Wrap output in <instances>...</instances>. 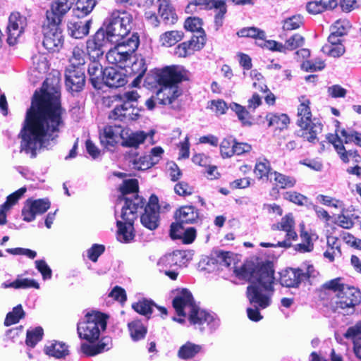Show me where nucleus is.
I'll use <instances>...</instances> for the list:
<instances>
[{
  "label": "nucleus",
  "mask_w": 361,
  "mask_h": 361,
  "mask_svg": "<svg viewBox=\"0 0 361 361\" xmlns=\"http://www.w3.org/2000/svg\"><path fill=\"white\" fill-rule=\"evenodd\" d=\"M59 79L47 78L35 92L20 132L22 151L35 157L41 148H48L64 126L65 110L60 101Z\"/></svg>",
  "instance_id": "obj_1"
},
{
  "label": "nucleus",
  "mask_w": 361,
  "mask_h": 361,
  "mask_svg": "<svg viewBox=\"0 0 361 361\" xmlns=\"http://www.w3.org/2000/svg\"><path fill=\"white\" fill-rule=\"evenodd\" d=\"M122 196L118 199L116 207H121L120 219L116 218V238L122 243H129L135 238L133 224L137 219L138 209L144 205L143 199L137 195L138 181L125 180L119 188Z\"/></svg>",
  "instance_id": "obj_2"
},
{
  "label": "nucleus",
  "mask_w": 361,
  "mask_h": 361,
  "mask_svg": "<svg viewBox=\"0 0 361 361\" xmlns=\"http://www.w3.org/2000/svg\"><path fill=\"white\" fill-rule=\"evenodd\" d=\"M274 273L272 264L267 262L257 266L248 276L252 284L247 287V295L250 302L255 307L265 309L271 304L274 292Z\"/></svg>",
  "instance_id": "obj_3"
},
{
  "label": "nucleus",
  "mask_w": 361,
  "mask_h": 361,
  "mask_svg": "<svg viewBox=\"0 0 361 361\" xmlns=\"http://www.w3.org/2000/svg\"><path fill=\"white\" fill-rule=\"evenodd\" d=\"M154 74L156 82L160 86L156 94V99L163 105L173 104L181 94L178 83L185 79V70L180 66H169L155 70Z\"/></svg>",
  "instance_id": "obj_4"
},
{
  "label": "nucleus",
  "mask_w": 361,
  "mask_h": 361,
  "mask_svg": "<svg viewBox=\"0 0 361 361\" xmlns=\"http://www.w3.org/2000/svg\"><path fill=\"white\" fill-rule=\"evenodd\" d=\"M322 291L328 297L329 302L336 310L353 312L355 306L361 301V293L354 286L344 283L342 278L326 281L322 286Z\"/></svg>",
  "instance_id": "obj_5"
},
{
  "label": "nucleus",
  "mask_w": 361,
  "mask_h": 361,
  "mask_svg": "<svg viewBox=\"0 0 361 361\" xmlns=\"http://www.w3.org/2000/svg\"><path fill=\"white\" fill-rule=\"evenodd\" d=\"M133 17L126 11H114L104 24V32L111 43L126 40L133 25Z\"/></svg>",
  "instance_id": "obj_6"
},
{
  "label": "nucleus",
  "mask_w": 361,
  "mask_h": 361,
  "mask_svg": "<svg viewBox=\"0 0 361 361\" xmlns=\"http://www.w3.org/2000/svg\"><path fill=\"white\" fill-rule=\"evenodd\" d=\"M157 13L166 24L173 25L178 20L175 8L169 0H147L145 20L154 27H157L160 24Z\"/></svg>",
  "instance_id": "obj_7"
},
{
  "label": "nucleus",
  "mask_w": 361,
  "mask_h": 361,
  "mask_svg": "<svg viewBox=\"0 0 361 361\" xmlns=\"http://www.w3.org/2000/svg\"><path fill=\"white\" fill-rule=\"evenodd\" d=\"M107 317L99 312H87L78 323L77 331L80 338L89 343L97 341L106 328Z\"/></svg>",
  "instance_id": "obj_8"
},
{
  "label": "nucleus",
  "mask_w": 361,
  "mask_h": 361,
  "mask_svg": "<svg viewBox=\"0 0 361 361\" xmlns=\"http://www.w3.org/2000/svg\"><path fill=\"white\" fill-rule=\"evenodd\" d=\"M300 102L298 109V125L301 128L300 136L310 142L317 141V135L322 132V124L312 119L310 100L305 96L299 99Z\"/></svg>",
  "instance_id": "obj_9"
},
{
  "label": "nucleus",
  "mask_w": 361,
  "mask_h": 361,
  "mask_svg": "<svg viewBox=\"0 0 361 361\" xmlns=\"http://www.w3.org/2000/svg\"><path fill=\"white\" fill-rule=\"evenodd\" d=\"M115 44L116 45L106 53V58L109 63L123 68L137 49L140 44L139 36L137 33H133L126 40Z\"/></svg>",
  "instance_id": "obj_10"
},
{
  "label": "nucleus",
  "mask_w": 361,
  "mask_h": 361,
  "mask_svg": "<svg viewBox=\"0 0 361 361\" xmlns=\"http://www.w3.org/2000/svg\"><path fill=\"white\" fill-rule=\"evenodd\" d=\"M60 20L58 17H50L43 25V46L51 52H58L63 47L64 37L59 27Z\"/></svg>",
  "instance_id": "obj_11"
},
{
  "label": "nucleus",
  "mask_w": 361,
  "mask_h": 361,
  "mask_svg": "<svg viewBox=\"0 0 361 361\" xmlns=\"http://www.w3.org/2000/svg\"><path fill=\"white\" fill-rule=\"evenodd\" d=\"M195 305L193 297L189 290L183 288L178 291L173 300V306L179 317H174L173 320L180 324L184 323L185 317Z\"/></svg>",
  "instance_id": "obj_12"
},
{
  "label": "nucleus",
  "mask_w": 361,
  "mask_h": 361,
  "mask_svg": "<svg viewBox=\"0 0 361 361\" xmlns=\"http://www.w3.org/2000/svg\"><path fill=\"white\" fill-rule=\"evenodd\" d=\"M187 316L190 324L197 328H200L201 330L205 329L206 326L211 330H214L219 324L218 319L213 314L200 309L196 304Z\"/></svg>",
  "instance_id": "obj_13"
},
{
  "label": "nucleus",
  "mask_w": 361,
  "mask_h": 361,
  "mask_svg": "<svg viewBox=\"0 0 361 361\" xmlns=\"http://www.w3.org/2000/svg\"><path fill=\"white\" fill-rule=\"evenodd\" d=\"M50 205L51 203L47 198L27 200L22 209L23 219L27 222L34 221L37 215L45 213L49 209Z\"/></svg>",
  "instance_id": "obj_14"
},
{
  "label": "nucleus",
  "mask_w": 361,
  "mask_h": 361,
  "mask_svg": "<svg viewBox=\"0 0 361 361\" xmlns=\"http://www.w3.org/2000/svg\"><path fill=\"white\" fill-rule=\"evenodd\" d=\"M271 228L286 232V240L278 243L277 245L279 247H289L291 245V241L295 240L298 238L295 231L294 218L291 213L285 215L280 222L273 224Z\"/></svg>",
  "instance_id": "obj_15"
},
{
  "label": "nucleus",
  "mask_w": 361,
  "mask_h": 361,
  "mask_svg": "<svg viewBox=\"0 0 361 361\" xmlns=\"http://www.w3.org/2000/svg\"><path fill=\"white\" fill-rule=\"evenodd\" d=\"M109 43H111L109 39L105 35L104 29L100 28L92 38L87 41V50L90 58L92 60L98 59L103 55L104 48Z\"/></svg>",
  "instance_id": "obj_16"
},
{
  "label": "nucleus",
  "mask_w": 361,
  "mask_h": 361,
  "mask_svg": "<svg viewBox=\"0 0 361 361\" xmlns=\"http://www.w3.org/2000/svg\"><path fill=\"white\" fill-rule=\"evenodd\" d=\"M27 26V19L18 12L12 13L8 18V43L13 45L16 43L18 38L24 32Z\"/></svg>",
  "instance_id": "obj_17"
},
{
  "label": "nucleus",
  "mask_w": 361,
  "mask_h": 361,
  "mask_svg": "<svg viewBox=\"0 0 361 361\" xmlns=\"http://www.w3.org/2000/svg\"><path fill=\"white\" fill-rule=\"evenodd\" d=\"M158 198L152 195L149 202L145 208V213L141 216L142 224L149 230L157 228L159 224Z\"/></svg>",
  "instance_id": "obj_18"
},
{
  "label": "nucleus",
  "mask_w": 361,
  "mask_h": 361,
  "mask_svg": "<svg viewBox=\"0 0 361 361\" xmlns=\"http://www.w3.org/2000/svg\"><path fill=\"white\" fill-rule=\"evenodd\" d=\"M139 110L133 104L120 102L109 114V118L121 121H135L139 117Z\"/></svg>",
  "instance_id": "obj_19"
},
{
  "label": "nucleus",
  "mask_w": 361,
  "mask_h": 361,
  "mask_svg": "<svg viewBox=\"0 0 361 361\" xmlns=\"http://www.w3.org/2000/svg\"><path fill=\"white\" fill-rule=\"evenodd\" d=\"M127 72L123 68L109 67L104 70L103 83L110 87H122L127 82Z\"/></svg>",
  "instance_id": "obj_20"
},
{
  "label": "nucleus",
  "mask_w": 361,
  "mask_h": 361,
  "mask_svg": "<svg viewBox=\"0 0 361 361\" xmlns=\"http://www.w3.org/2000/svg\"><path fill=\"white\" fill-rule=\"evenodd\" d=\"M218 262L221 266L229 268L239 279H247L249 274L245 267L236 262V256L229 252H224L218 255Z\"/></svg>",
  "instance_id": "obj_21"
},
{
  "label": "nucleus",
  "mask_w": 361,
  "mask_h": 361,
  "mask_svg": "<svg viewBox=\"0 0 361 361\" xmlns=\"http://www.w3.org/2000/svg\"><path fill=\"white\" fill-rule=\"evenodd\" d=\"M66 86L72 92L80 91L85 82L82 68H66L65 72Z\"/></svg>",
  "instance_id": "obj_22"
},
{
  "label": "nucleus",
  "mask_w": 361,
  "mask_h": 361,
  "mask_svg": "<svg viewBox=\"0 0 361 361\" xmlns=\"http://www.w3.org/2000/svg\"><path fill=\"white\" fill-rule=\"evenodd\" d=\"M123 129L117 126H106L99 133L101 144L107 149L114 147L121 140Z\"/></svg>",
  "instance_id": "obj_23"
},
{
  "label": "nucleus",
  "mask_w": 361,
  "mask_h": 361,
  "mask_svg": "<svg viewBox=\"0 0 361 361\" xmlns=\"http://www.w3.org/2000/svg\"><path fill=\"white\" fill-rule=\"evenodd\" d=\"M170 235L173 239H180L185 244L192 243L196 238V230L192 227L186 229L179 224H172Z\"/></svg>",
  "instance_id": "obj_24"
},
{
  "label": "nucleus",
  "mask_w": 361,
  "mask_h": 361,
  "mask_svg": "<svg viewBox=\"0 0 361 361\" xmlns=\"http://www.w3.org/2000/svg\"><path fill=\"white\" fill-rule=\"evenodd\" d=\"M147 135L144 131L133 132L130 129H123L121 145L127 147L137 148L145 142Z\"/></svg>",
  "instance_id": "obj_25"
},
{
  "label": "nucleus",
  "mask_w": 361,
  "mask_h": 361,
  "mask_svg": "<svg viewBox=\"0 0 361 361\" xmlns=\"http://www.w3.org/2000/svg\"><path fill=\"white\" fill-rule=\"evenodd\" d=\"M361 321L349 327L344 334V337L351 339L353 343V351L356 357L361 360Z\"/></svg>",
  "instance_id": "obj_26"
},
{
  "label": "nucleus",
  "mask_w": 361,
  "mask_h": 361,
  "mask_svg": "<svg viewBox=\"0 0 361 361\" xmlns=\"http://www.w3.org/2000/svg\"><path fill=\"white\" fill-rule=\"evenodd\" d=\"M302 280V269H286L280 273V283L286 287H297Z\"/></svg>",
  "instance_id": "obj_27"
},
{
  "label": "nucleus",
  "mask_w": 361,
  "mask_h": 361,
  "mask_svg": "<svg viewBox=\"0 0 361 361\" xmlns=\"http://www.w3.org/2000/svg\"><path fill=\"white\" fill-rule=\"evenodd\" d=\"M175 217L176 224H193L197 220L199 213L193 206H183L176 212Z\"/></svg>",
  "instance_id": "obj_28"
},
{
  "label": "nucleus",
  "mask_w": 361,
  "mask_h": 361,
  "mask_svg": "<svg viewBox=\"0 0 361 361\" xmlns=\"http://www.w3.org/2000/svg\"><path fill=\"white\" fill-rule=\"evenodd\" d=\"M48 70L49 64L44 55L38 54L32 57V66L30 69V74L33 76V82H35V79L43 78Z\"/></svg>",
  "instance_id": "obj_29"
},
{
  "label": "nucleus",
  "mask_w": 361,
  "mask_h": 361,
  "mask_svg": "<svg viewBox=\"0 0 361 361\" xmlns=\"http://www.w3.org/2000/svg\"><path fill=\"white\" fill-rule=\"evenodd\" d=\"M111 348V341L109 338H103L97 345L82 343L80 346L81 351L86 356H94Z\"/></svg>",
  "instance_id": "obj_30"
},
{
  "label": "nucleus",
  "mask_w": 361,
  "mask_h": 361,
  "mask_svg": "<svg viewBox=\"0 0 361 361\" xmlns=\"http://www.w3.org/2000/svg\"><path fill=\"white\" fill-rule=\"evenodd\" d=\"M91 20H71L68 24L69 35L75 38L81 39L88 35Z\"/></svg>",
  "instance_id": "obj_31"
},
{
  "label": "nucleus",
  "mask_w": 361,
  "mask_h": 361,
  "mask_svg": "<svg viewBox=\"0 0 361 361\" xmlns=\"http://www.w3.org/2000/svg\"><path fill=\"white\" fill-rule=\"evenodd\" d=\"M87 72L92 86L95 89H101L104 80V71L101 64L96 60H93L88 66Z\"/></svg>",
  "instance_id": "obj_32"
},
{
  "label": "nucleus",
  "mask_w": 361,
  "mask_h": 361,
  "mask_svg": "<svg viewBox=\"0 0 361 361\" xmlns=\"http://www.w3.org/2000/svg\"><path fill=\"white\" fill-rule=\"evenodd\" d=\"M72 6V0H54L51 6V12L47 13V19L49 20V17L53 19L54 17H58L60 21L61 16L66 13Z\"/></svg>",
  "instance_id": "obj_33"
},
{
  "label": "nucleus",
  "mask_w": 361,
  "mask_h": 361,
  "mask_svg": "<svg viewBox=\"0 0 361 361\" xmlns=\"http://www.w3.org/2000/svg\"><path fill=\"white\" fill-rule=\"evenodd\" d=\"M69 65L67 68H82L85 63L86 54L83 46H75L68 56Z\"/></svg>",
  "instance_id": "obj_34"
},
{
  "label": "nucleus",
  "mask_w": 361,
  "mask_h": 361,
  "mask_svg": "<svg viewBox=\"0 0 361 361\" xmlns=\"http://www.w3.org/2000/svg\"><path fill=\"white\" fill-rule=\"evenodd\" d=\"M128 68L130 71H128L127 73L136 76V78L133 81V84L135 85L136 82H139L145 75L147 70V65L145 59L143 57L140 56L133 61L131 66L128 67Z\"/></svg>",
  "instance_id": "obj_35"
},
{
  "label": "nucleus",
  "mask_w": 361,
  "mask_h": 361,
  "mask_svg": "<svg viewBox=\"0 0 361 361\" xmlns=\"http://www.w3.org/2000/svg\"><path fill=\"white\" fill-rule=\"evenodd\" d=\"M98 0H78L73 13L77 18H83L92 12Z\"/></svg>",
  "instance_id": "obj_36"
},
{
  "label": "nucleus",
  "mask_w": 361,
  "mask_h": 361,
  "mask_svg": "<svg viewBox=\"0 0 361 361\" xmlns=\"http://www.w3.org/2000/svg\"><path fill=\"white\" fill-rule=\"evenodd\" d=\"M44 352L49 356L61 358L68 354V347L61 342L52 341L44 348Z\"/></svg>",
  "instance_id": "obj_37"
},
{
  "label": "nucleus",
  "mask_w": 361,
  "mask_h": 361,
  "mask_svg": "<svg viewBox=\"0 0 361 361\" xmlns=\"http://www.w3.org/2000/svg\"><path fill=\"white\" fill-rule=\"evenodd\" d=\"M202 349V345L193 343L192 342H187L180 347L178 356L183 360H189L195 357L201 352Z\"/></svg>",
  "instance_id": "obj_38"
},
{
  "label": "nucleus",
  "mask_w": 361,
  "mask_h": 361,
  "mask_svg": "<svg viewBox=\"0 0 361 361\" xmlns=\"http://www.w3.org/2000/svg\"><path fill=\"white\" fill-rule=\"evenodd\" d=\"M269 126L276 129L283 130L288 127L290 120L288 116L284 114H268L266 116Z\"/></svg>",
  "instance_id": "obj_39"
},
{
  "label": "nucleus",
  "mask_w": 361,
  "mask_h": 361,
  "mask_svg": "<svg viewBox=\"0 0 361 361\" xmlns=\"http://www.w3.org/2000/svg\"><path fill=\"white\" fill-rule=\"evenodd\" d=\"M183 37V33L178 30L167 31L159 37L160 44L166 47H170L180 41Z\"/></svg>",
  "instance_id": "obj_40"
},
{
  "label": "nucleus",
  "mask_w": 361,
  "mask_h": 361,
  "mask_svg": "<svg viewBox=\"0 0 361 361\" xmlns=\"http://www.w3.org/2000/svg\"><path fill=\"white\" fill-rule=\"evenodd\" d=\"M229 109L235 112L238 116V120L242 123L243 126H250L252 125L251 117L245 106L235 102H231L229 104Z\"/></svg>",
  "instance_id": "obj_41"
},
{
  "label": "nucleus",
  "mask_w": 361,
  "mask_h": 361,
  "mask_svg": "<svg viewBox=\"0 0 361 361\" xmlns=\"http://www.w3.org/2000/svg\"><path fill=\"white\" fill-rule=\"evenodd\" d=\"M237 35L240 37H251L261 42L266 39V33L264 30L255 27H247L240 30Z\"/></svg>",
  "instance_id": "obj_42"
},
{
  "label": "nucleus",
  "mask_w": 361,
  "mask_h": 361,
  "mask_svg": "<svg viewBox=\"0 0 361 361\" xmlns=\"http://www.w3.org/2000/svg\"><path fill=\"white\" fill-rule=\"evenodd\" d=\"M128 329L132 339L135 341L143 338L147 329L140 321L135 320L128 324Z\"/></svg>",
  "instance_id": "obj_43"
},
{
  "label": "nucleus",
  "mask_w": 361,
  "mask_h": 361,
  "mask_svg": "<svg viewBox=\"0 0 361 361\" xmlns=\"http://www.w3.org/2000/svg\"><path fill=\"white\" fill-rule=\"evenodd\" d=\"M25 312L21 305L14 307L12 311L9 312L5 318L4 325L6 326L17 324L21 319L24 318Z\"/></svg>",
  "instance_id": "obj_44"
},
{
  "label": "nucleus",
  "mask_w": 361,
  "mask_h": 361,
  "mask_svg": "<svg viewBox=\"0 0 361 361\" xmlns=\"http://www.w3.org/2000/svg\"><path fill=\"white\" fill-rule=\"evenodd\" d=\"M272 178L281 188H293L296 183V180L294 178L276 171H274L271 173V180H272Z\"/></svg>",
  "instance_id": "obj_45"
},
{
  "label": "nucleus",
  "mask_w": 361,
  "mask_h": 361,
  "mask_svg": "<svg viewBox=\"0 0 361 361\" xmlns=\"http://www.w3.org/2000/svg\"><path fill=\"white\" fill-rule=\"evenodd\" d=\"M351 28L350 22L346 18H341L336 20L330 26V32H334L336 35L344 36L347 35Z\"/></svg>",
  "instance_id": "obj_46"
},
{
  "label": "nucleus",
  "mask_w": 361,
  "mask_h": 361,
  "mask_svg": "<svg viewBox=\"0 0 361 361\" xmlns=\"http://www.w3.org/2000/svg\"><path fill=\"white\" fill-rule=\"evenodd\" d=\"M255 174L256 176L262 179L264 177H269L271 178V167L269 161L267 159L259 160L257 161L255 170Z\"/></svg>",
  "instance_id": "obj_47"
},
{
  "label": "nucleus",
  "mask_w": 361,
  "mask_h": 361,
  "mask_svg": "<svg viewBox=\"0 0 361 361\" xmlns=\"http://www.w3.org/2000/svg\"><path fill=\"white\" fill-rule=\"evenodd\" d=\"M322 51L324 54L331 57L338 58L344 54L345 48L343 44L333 45L326 43L322 47Z\"/></svg>",
  "instance_id": "obj_48"
},
{
  "label": "nucleus",
  "mask_w": 361,
  "mask_h": 361,
  "mask_svg": "<svg viewBox=\"0 0 361 361\" xmlns=\"http://www.w3.org/2000/svg\"><path fill=\"white\" fill-rule=\"evenodd\" d=\"M43 329L42 327H35L27 331L26 345L33 348L42 338Z\"/></svg>",
  "instance_id": "obj_49"
},
{
  "label": "nucleus",
  "mask_w": 361,
  "mask_h": 361,
  "mask_svg": "<svg viewBox=\"0 0 361 361\" xmlns=\"http://www.w3.org/2000/svg\"><path fill=\"white\" fill-rule=\"evenodd\" d=\"M26 191L27 188L25 187L20 188L18 190L9 195L6 198V201L1 206L8 212L13 206L17 204L18 200L24 195Z\"/></svg>",
  "instance_id": "obj_50"
},
{
  "label": "nucleus",
  "mask_w": 361,
  "mask_h": 361,
  "mask_svg": "<svg viewBox=\"0 0 361 361\" xmlns=\"http://www.w3.org/2000/svg\"><path fill=\"white\" fill-rule=\"evenodd\" d=\"M202 20L197 17H189L184 23V27L190 32H196L197 34H204L202 27Z\"/></svg>",
  "instance_id": "obj_51"
},
{
  "label": "nucleus",
  "mask_w": 361,
  "mask_h": 361,
  "mask_svg": "<svg viewBox=\"0 0 361 361\" xmlns=\"http://www.w3.org/2000/svg\"><path fill=\"white\" fill-rule=\"evenodd\" d=\"M305 42L304 37L299 34H295L286 40L285 43L283 44L285 48L286 54L288 51H292L297 49L299 47L303 45Z\"/></svg>",
  "instance_id": "obj_52"
},
{
  "label": "nucleus",
  "mask_w": 361,
  "mask_h": 361,
  "mask_svg": "<svg viewBox=\"0 0 361 361\" xmlns=\"http://www.w3.org/2000/svg\"><path fill=\"white\" fill-rule=\"evenodd\" d=\"M303 24V18L300 15L293 16L284 20L283 29L290 31L299 28Z\"/></svg>",
  "instance_id": "obj_53"
},
{
  "label": "nucleus",
  "mask_w": 361,
  "mask_h": 361,
  "mask_svg": "<svg viewBox=\"0 0 361 361\" xmlns=\"http://www.w3.org/2000/svg\"><path fill=\"white\" fill-rule=\"evenodd\" d=\"M153 303L146 299L139 300L134 303L132 307L135 312L140 314L147 315L152 313Z\"/></svg>",
  "instance_id": "obj_54"
},
{
  "label": "nucleus",
  "mask_w": 361,
  "mask_h": 361,
  "mask_svg": "<svg viewBox=\"0 0 361 361\" xmlns=\"http://www.w3.org/2000/svg\"><path fill=\"white\" fill-rule=\"evenodd\" d=\"M317 200L326 206L332 207L336 209H344V204L342 201L337 200L334 197H332L331 196L324 195H319L317 197Z\"/></svg>",
  "instance_id": "obj_55"
},
{
  "label": "nucleus",
  "mask_w": 361,
  "mask_h": 361,
  "mask_svg": "<svg viewBox=\"0 0 361 361\" xmlns=\"http://www.w3.org/2000/svg\"><path fill=\"white\" fill-rule=\"evenodd\" d=\"M325 67L324 61L320 59L314 60H306L301 64V68L305 71H317L324 69Z\"/></svg>",
  "instance_id": "obj_56"
},
{
  "label": "nucleus",
  "mask_w": 361,
  "mask_h": 361,
  "mask_svg": "<svg viewBox=\"0 0 361 361\" xmlns=\"http://www.w3.org/2000/svg\"><path fill=\"white\" fill-rule=\"evenodd\" d=\"M216 5L213 7L216 11L215 14V24L217 27L222 25L223 19L226 12V2L225 0H216Z\"/></svg>",
  "instance_id": "obj_57"
},
{
  "label": "nucleus",
  "mask_w": 361,
  "mask_h": 361,
  "mask_svg": "<svg viewBox=\"0 0 361 361\" xmlns=\"http://www.w3.org/2000/svg\"><path fill=\"white\" fill-rule=\"evenodd\" d=\"M15 281L16 289H26L30 288H39V284L32 279L23 278L18 276Z\"/></svg>",
  "instance_id": "obj_58"
},
{
  "label": "nucleus",
  "mask_w": 361,
  "mask_h": 361,
  "mask_svg": "<svg viewBox=\"0 0 361 361\" xmlns=\"http://www.w3.org/2000/svg\"><path fill=\"white\" fill-rule=\"evenodd\" d=\"M283 197L286 200L298 205H304L307 200L305 195L296 191H287L283 193Z\"/></svg>",
  "instance_id": "obj_59"
},
{
  "label": "nucleus",
  "mask_w": 361,
  "mask_h": 361,
  "mask_svg": "<svg viewBox=\"0 0 361 361\" xmlns=\"http://www.w3.org/2000/svg\"><path fill=\"white\" fill-rule=\"evenodd\" d=\"M257 44L261 47L267 49L271 51L285 53V48L283 44L275 40H266V39H264L261 42H257Z\"/></svg>",
  "instance_id": "obj_60"
},
{
  "label": "nucleus",
  "mask_w": 361,
  "mask_h": 361,
  "mask_svg": "<svg viewBox=\"0 0 361 361\" xmlns=\"http://www.w3.org/2000/svg\"><path fill=\"white\" fill-rule=\"evenodd\" d=\"M235 142L231 138L222 140L220 145L221 154L224 157H231L233 155V149Z\"/></svg>",
  "instance_id": "obj_61"
},
{
  "label": "nucleus",
  "mask_w": 361,
  "mask_h": 361,
  "mask_svg": "<svg viewBox=\"0 0 361 361\" xmlns=\"http://www.w3.org/2000/svg\"><path fill=\"white\" fill-rule=\"evenodd\" d=\"M176 267L185 266L191 260L190 252L183 250H176L172 252Z\"/></svg>",
  "instance_id": "obj_62"
},
{
  "label": "nucleus",
  "mask_w": 361,
  "mask_h": 361,
  "mask_svg": "<svg viewBox=\"0 0 361 361\" xmlns=\"http://www.w3.org/2000/svg\"><path fill=\"white\" fill-rule=\"evenodd\" d=\"M154 166L150 157L147 155L136 158L133 161V167L137 170H146Z\"/></svg>",
  "instance_id": "obj_63"
},
{
  "label": "nucleus",
  "mask_w": 361,
  "mask_h": 361,
  "mask_svg": "<svg viewBox=\"0 0 361 361\" xmlns=\"http://www.w3.org/2000/svg\"><path fill=\"white\" fill-rule=\"evenodd\" d=\"M250 77L253 80V87L259 90L261 92H267L268 90L267 85L264 84L263 77L260 73L256 70H252L250 72Z\"/></svg>",
  "instance_id": "obj_64"
}]
</instances>
